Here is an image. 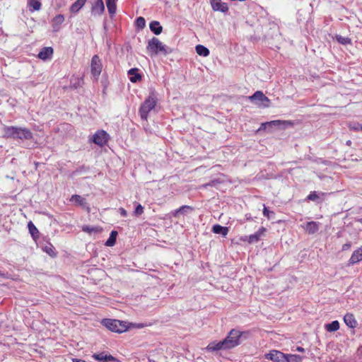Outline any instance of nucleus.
I'll return each instance as SVG.
<instances>
[{
    "mask_svg": "<svg viewBox=\"0 0 362 362\" xmlns=\"http://www.w3.org/2000/svg\"><path fill=\"white\" fill-rule=\"evenodd\" d=\"M3 134L4 137L7 139L30 140L33 138V133L30 129L15 126H4Z\"/></svg>",
    "mask_w": 362,
    "mask_h": 362,
    "instance_id": "1",
    "label": "nucleus"
},
{
    "mask_svg": "<svg viewBox=\"0 0 362 362\" xmlns=\"http://www.w3.org/2000/svg\"><path fill=\"white\" fill-rule=\"evenodd\" d=\"M146 49L151 56L158 54L166 56L173 52L170 47L164 45L158 38L155 37L148 41Z\"/></svg>",
    "mask_w": 362,
    "mask_h": 362,
    "instance_id": "2",
    "label": "nucleus"
},
{
    "mask_svg": "<svg viewBox=\"0 0 362 362\" xmlns=\"http://www.w3.org/2000/svg\"><path fill=\"white\" fill-rule=\"evenodd\" d=\"M249 333L247 332H240L237 329H232L227 337L223 339V343L226 349H232L240 344V339L242 337L247 338Z\"/></svg>",
    "mask_w": 362,
    "mask_h": 362,
    "instance_id": "3",
    "label": "nucleus"
},
{
    "mask_svg": "<svg viewBox=\"0 0 362 362\" xmlns=\"http://www.w3.org/2000/svg\"><path fill=\"white\" fill-rule=\"evenodd\" d=\"M156 103V97L153 93H151L142 103L139 109V114L143 120H147L149 112L154 109Z\"/></svg>",
    "mask_w": 362,
    "mask_h": 362,
    "instance_id": "4",
    "label": "nucleus"
},
{
    "mask_svg": "<svg viewBox=\"0 0 362 362\" xmlns=\"http://www.w3.org/2000/svg\"><path fill=\"white\" fill-rule=\"evenodd\" d=\"M103 324L110 331L118 333L126 332L128 329L126 322L117 320L105 319Z\"/></svg>",
    "mask_w": 362,
    "mask_h": 362,
    "instance_id": "5",
    "label": "nucleus"
},
{
    "mask_svg": "<svg viewBox=\"0 0 362 362\" xmlns=\"http://www.w3.org/2000/svg\"><path fill=\"white\" fill-rule=\"evenodd\" d=\"M249 99L258 107H268L269 106L270 100L260 90L256 91L249 97Z\"/></svg>",
    "mask_w": 362,
    "mask_h": 362,
    "instance_id": "6",
    "label": "nucleus"
},
{
    "mask_svg": "<svg viewBox=\"0 0 362 362\" xmlns=\"http://www.w3.org/2000/svg\"><path fill=\"white\" fill-rule=\"evenodd\" d=\"M102 62L100 57L98 55H94L91 59L90 69L91 74L95 78H98L102 71Z\"/></svg>",
    "mask_w": 362,
    "mask_h": 362,
    "instance_id": "7",
    "label": "nucleus"
},
{
    "mask_svg": "<svg viewBox=\"0 0 362 362\" xmlns=\"http://www.w3.org/2000/svg\"><path fill=\"white\" fill-rule=\"evenodd\" d=\"M293 123L291 121H283V120H273L264 123H262L261 127L258 129V131H261L262 129H265L267 127H281V128H286L288 126L292 125Z\"/></svg>",
    "mask_w": 362,
    "mask_h": 362,
    "instance_id": "8",
    "label": "nucleus"
},
{
    "mask_svg": "<svg viewBox=\"0 0 362 362\" xmlns=\"http://www.w3.org/2000/svg\"><path fill=\"white\" fill-rule=\"evenodd\" d=\"M267 359L274 362H285L286 354L277 350H272L265 355Z\"/></svg>",
    "mask_w": 362,
    "mask_h": 362,
    "instance_id": "9",
    "label": "nucleus"
},
{
    "mask_svg": "<svg viewBox=\"0 0 362 362\" xmlns=\"http://www.w3.org/2000/svg\"><path fill=\"white\" fill-rule=\"evenodd\" d=\"M108 141V134L103 130L98 131L93 136V141L100 146H104Z\"/></svg>",
    "mask_w": 362,
    "mask_h": 362,
    "instance_id": "10",
    "label": "nucleus"
},
{
    "mask_svg": "<svg viewBox=\"0 0 362 362\" xmlns=\"http://www.w3.org/2000/svg\"><path fill=\"white\" fill-rule=\"evenodd\" d=\"M266 231V228L261 227L257 232L249 236H245L241 238L243 241H247L249 243H257L259 240L260 238L264 235Z\"/></svg>",
    "mask_w": 362,
    "mask_h": 362,
    "instance_id": "11",
    "label": "nucleus"
},
{
    "mask_svg": "<svg viewBox=\"0 0 362 362\" xmlns=\"http://www.w3.org/2000/svg\"><path fill=\"white\" fill-rule=\"evenodd\" d=\"M210 2L214 11L225 13L228 10L227 4L222 2L221 0H210Z\"/></svg>",
    "mask_w": 362,
    "mask_h": 362,
    "instance_id": "12",
    "label": "nucleus"
},
{
    "mask_svg": "<svg viewBox=\"0 0 362 362\" xmlns=\"http://www.w3.org/2000/svg\"><path fill=\"white\" fill-rule=\"evenodd\" d=\"M223 349H226L223 341H212L206 347V350L209 352L218 351Z\"/></svg>",
    "mask_w": 362,
    "mask_h": 362,
    "instance_id": "13",
    "label": "nucleus"
},
{
    "mask_svg": "<svg viewBox=\"0 0 362 362\" xmlns=\"http://www.w3.org/2000/svg\"><path fill=\"white\" fill-rule=\"evenodd\" d=\"M361 261H362V246L352 253L349 260V264L354 265Z\"/></svg>",
    "mask_w": 362,
    "mask_h": 362,
    "instance_id": "14",
    "label": "nucleus"
},
{
    "mask_svg": "<svg viewBox=\"0 0 362 362\" xmlns=\"http://www.w3.org/2000/svg\"><path fill=\"white\" fill-rule=\"evenodd\" d=\"M53 54V49L51 47L42 48L38 53V57L42 60L50 59Z\"/></svg>",
    "mask_w": 362,
    "mask_h": 362,
    "instance_id": "15",
    "label": "nucleus"
},
{
    "mask_svg": "<svg viewBox=\"0 0 362 362\" xmlns=\"http://www.w3.org/2000/svg\"><path fill=\"white\" fill-rule=\"evenodd\" d=\"M92 357L98 361H117V358L112 355H107L105 352L94 354Z\"/></svg>",
    "mask_w": 362,
    "mask_h": 362,
    "instance_id": "16",
    "label": "nucleus"
},
{
    "mask_svg": "<svg viewBox=\"0 0 362 362\" xmlns=\"http://www.w3.org/2000/svg\"><path fill=\"white\" fill-rule=\"evenodd\" d=\"M64 21V16L62 14L57 15L52 20L53 31L58 32L60 29V25Z\"/></svg>",
    "mask_w": 362,
    "mask_h": 362,
    "instance_id": "17",
    "label": "nucleus"
},
{
    "mask_svg": "<svg viewBox=\"0 0 362 362\" xmlns=\"http://www.w3.org/2000/svg\"><path fill=\"white\" fill-rule=\"evenodd\" d=\"M303 228L309 233L314 234L319 230V223L315 221L308 222Z\"/></svg>",
    "mask_w": 362,
    "mask_h": 362,
    "instance_id": "18",
    "label": "nucleus"
},
{
    "mask_svg": "<svg viewBox=\"0 0 362 362\" xmlns=\"http://www.w3.org/2000/svg\"><path fill=\"white\" fill-rule=\"evenodd\" d=\"M138 72L139 69L136 68H132L128 71V75L129 76L131 82L136 83L141 79V76Z\"/></svg>",
    "mask_w": 362,
    "mask_h": 362,
    "instance_id": "19",
    "label": "nucleus"
},
{
    "mask_svg": "<svg viewBox=\"0 0 362 362\" xmlns=\"http://www.w3.org/2000/svg\"><path fill=\"white\" fill-rule=\"evenodd\" d=\"M93 12L100 15L105 11V5L103 0H96L92 8Z\"/></svg>",
    "mask_w": 362,
    "mask_h": 362,
    "instance_id": "20",
    "label": "nucleus"
},
{
    "mask_svg": "<svg viewBox=\"0 0 362 362\" xmlns=\"http://www.w3.org/2000/svg\"><path fill=\"white\" fill-rule=\"evenodd\" d=\"M344 321L345 324L351 328H354L357 325V322L354 316V315L351 313H347L344 317Z\"/></svg>",
    "mask_w": 362,
    "mask_h": 362,
    "instance_id": "21",
    "label": "nucleus"
},
{
    "mask_svg": "<svg viewBox=\"0 0 362 362\" xmlns=\"http://www.w3.org/2000/svg\"><path fill=\"white\" fill-rule=\"evenodd\" d=\"M212 231L216 234H221L223 237H226L228 233V228L216 224L213 226Z\"/></svg>",
    "mask_w": 362,
    "mask_h": 362,
    "instance_id": "22",
    "label": "nucleus"
},
{
    "mask_svg": "<svg viewBox=\"0 0 362 362\" xmlns=\"http://www.w3.org/2000/svg\"><path fill=\"white\" fill-rule=\"evenodd\" d=\"M193 210V208L189 206L184 205L180 207L179 209L175 210L173 212V216H177L180 214H186L189 212L192 211Z\"/></svg>",
    "mask_w": 362,
    "mask_h": 362,
    "instance_id": "23",
    "label": "nucleus"
},
{
    "mask_svg": "<svg viewBox=\"0 0 362 362\" xmlns=\"http://www.w3.org/2000/svg\"><path fill=\"white\" fill-rule=\"evenodd\" d=\"M86 0H76L70 7L71 13H77L85 4Z\"/></svg>",
    "mask_w": 362,
    "mask_h": 362,
    "instance_id": "24",
    "label": "nucleus"
},
{
    "mask_svg": "<svg viewBox=\"0 0 362 362\" xmlns=\"http://www.w3.org/2000/svg\"><path fill=\"white\" fill-rule=\"evenodd\" d=\"M150 30L155 34V35H159L162 33L163 28L160 25V23L158 21H152L150 23Z\"/></svg>",
    "mask_w": 362,
    "mask_h": 362,
    "instance_id": "25",
    "label": "nucleus"
},
{
    "mask_svg": "<svg viewBox=\"0 0 362 362\" xmlns=\"http://www.w3.org/2000/svg\"><path fill=\"white\" fill-rule=\"evenodd\" d=\"M70 201L75 202L82 206H85L86 204V199L78 194L72 195Z\"/></svg>",
    "mask_w": 362,
    "mask_h": 362,
    "instance_id": "26",
    "label": "nucleus"
},
{
    "mask_svg": "<svg viewBox=\"0 0 362 362\" xmlns=\"http://www.w3.org/2000/svg\"><path fill=\"white\" fill-rule=\"evenodd\" d=\"M116 1H115V0L106 1V6H107L108 12L110 16H113L116 13V10H117Z\"/></svg>",
    "mask_w": 362,
    "mask_h": 362,
    "instance_id": "27",
    "label": "nucleus"
},
{
    "mask_svg": "<svg viewBox=\"0 0 362 362\" xmlns=\"http://www.w3.org/2000/svg\"><path fill=\"white\" fill-rule=\"evenodd\" d=\"M339 329V323L337 320L332 321L331 323L325 325V329L327 332H332Z\"/></svg>",
    "mask_w": 362,
    "mask_h": 362,
    "instance_id": "28",
    "label": "nucleus"
},
{
    "mask_svg": "<svg viewBox=\"0 0 362 362\" xmlns=\"http://www.w3.org/2000/svg\"><path fill=\"white\" fill-rule=\"evenodd\" d=\"M195 49L199 56L207 57L209 54V49L204 45H198L196 46Z\"/></svg>",
    "mask_w": 362,
    "mask_h": 362,
    "instance_id": "29",
    "label": "nucleus"
},
{
    "mask_svg": "<svg viewBox=\"0 0 362 362\" xmlns=\"http://www.w3.org/2000/svg\"><path fill=\"white\" fill-rule=\"evenodd\" d=\"M117 236V232L116 230H112L110 235L109 238L107 240L105 243V245L108 247L113 246L116 243Z\"/></svg>",
    "mask_w": 362,
    "mask_h": 362,
    "instance_id": "30",
    "label": "nucleus"
},
{
    "mask_svg": "<svg viewBox=\"0 0 362 362\" xmlns=\"http://www.w3.org/2000/svg\"><path fill=\"white\" fill-rule=\"evenodd\" d=\"M303 357L297 354H286L285 362H301Z\"/></svg>",
    "mask_w": 362,
    "mask_h": 362,
    "instance_id": "31",
    "label": "nucleus"
},
{
    "mask_svg": "<svg viewBox=\"0 0 362 362\" xmlns=\"http://www.w3.org/2000/svg\"><path fill=\"white\" fill-rule=\"evenodd\" d=\"M349 128L355 132L362 131V124L351 122L349 124Z\"/></svg>",
    "mask_w": 362,
    "mask_h": 362,
    "instance_id": "32",
    "label": "nucleus"
},
{
    "mask_svg": "<svg viewBox=\"0 0 362 362\" xmlns=\"http://www.w3.org/2000/svg\"><path fill=\"white\" fill-rule=\"evenodd\" d=\"M29 5L32 7L35 11H38L40 9L41 3L38 0H30Z\"/></svg>",
    "mask_w": 362,
    "mask_h": 362,
    "instance_id": "33",
    "label": "nucleus"
},
{
    "mask_svg": "<svg viewBox=\"0 0 362 362\" xmlns=\"http://www.w3.org/2000/svg\"><path fill=\"white\" fill-rule=\"evenodd\" d=\"M29 231L33 237L38 234V230L32 222H29L28 224Z\"/></svg>",
    "mask_w": 362,
    "mask_h": 362,
    "instance_id": "34",
    "label": "nucleus"
},
{
    "mask_svg": "<svg viewBox=\"0 0 362 362\" xmlns=\"http://www.w3.org/2000/svg\"><path fill=\"white\" fill-rule=\"evenodd\" d=\"M136 25L139 29H143L146 25V21L143 17H139L136 20Z\"/></svg>",
    "mask_w": 362,
    "mask_h": 362,
    "instance_id": "35",
    "label": "nucleus"
},
{
    "mask_svg": "<svg viewBox=\"0 0 362 362\" xmlns=\"http://www.w3.org/2000/svg\"><path fill=\"white\" fill-rule=\"evenodd\" d=\"M144 211V207L141 206V204H138L135 208V210L134 211V215L136 216H141Z\"/></svg>",
    "mask_w": 362,
    "mask_h": 362,
    "instance_id": "36",
    "label": "nucleus"
},
{
    "mask_svg": "<svg viewBox=\"0 0 362 362\" xmlns=\"http://www.w3.org/2000/svg\"><path fill=\"white\" fill-rule=\"evenodd\" d=\"M263 214L264 216L267 217L268 218H271L274 216V212L269 211L265 205H264L263 209Z\"/></svg>",
    "mask_w": 362,
    "mask_h": 362,
    "instance_id": "37",
    "label": "nucleus"
},
{
    "mask_svg": "<svg viewBox=\"0 0 362 362\" xmlns=\"http://www.w3.org/2000/svg\"><path fill=\"white\" fill-rule=\"evenodd\" d=\"M337 41L342 44V45H346L350 43L351 40L348 37H344L342 36H337Z\"/></svg>",
    "mask_w": 362,
    "mask_h": 362,
    "instance_id": "38",
    "label": "nucleus"
},
{
    "mask_svg": "<svg viewBox=\"0 0 362 362\" xmlns=\"http://www.w3.org/2000/svg\"><path fill=\"white\" fill-rule=\"evenodd\" d=\"M307 198L308 200L315 201L317 199H318V196L315 192H313L308 196Z\"/></svg>",
    "mask_w": 362,
    "mask_h": 362,
    "instance_id": "39",
    "label": "nucleus"
},
{
    "mask_svg": "<svg viewBox=\"0 0 362 362\" xmlns=\"http://www.w3.org/2000/svg\"><path fill=\"white\" fill-rule=\"evenodd\" d=\"M119 211L123 217H126L127 216V211L124 208H119Z\"/></svg>",
    "mask_w": 362,
    "mask_h": 362,
    "instance_id": "40",
    "label": "nucleus"
},
{
    "mask_svg": "<svg viewBox=\"0 0 362 362\" xmlns=\"http://www.w3.org/2000/svg\"><path fill=\"white\" fill-rule=\"evenodd\" d=\"M45 251L48 253L49 255L53 256L54 255V252H53L52 249L51 247H46L45 249Z\"/></svg>",
    "mask_w": 362,
    "mask_h": 362,
    "instance_id": "41",
    "label": "nucleus"
},
{
    "mask_svg": "<svg viewBox=\"0 0 362 362\" xmlns=\"http://www.w3.org/2000/svg\"><path fill=\"white\" fill-rule=\"evenodd\" d=\"M83 230L90 233L91 232H93L94 230V229L93 228H90L88 226H83Z\"/></svg>",
    "mask_w": 362,
    "mask_h": 362,
    "instance_id": "42",
    "label": "nucleus"
},
{
    "mask_svg": "<svg viewBox=\"0 0 362 362\" xmlns=\"http://www.w3.org/2000/svg\"><path fill=\"white\" fill-rule=\"evenodd\" d=\"M350 247H351V243H346V244L343 245L342 250H347Z\"/></svg>",
    "mask_w": 362,
    "mask_h": 362,
    "instance_id": "43",
    "label": "nucleus"
},
{
    "mask_svg": "<svg viewBox=\"0 0 362 362\" xmlns=\"http://www.w3.org/2000/svg\"><path fill=\"white\" fill-rule=\"evenodd\" d=\"M215 181H212L211 182H209V183H207L206 185H204V187H206V186H214L215 185Z\"/></svg>",
    "mask_w": 362,
    "mask_h": 362,
    "instance_id": "44",
    "label": "nucleus"
},
{
    "mask_svg": "<svg viewBox=\"0 0 362 362\" xmlns=\"http://www.w3.org/2000/svg\"><path fill=\"white\" fill-rule=\"evenodd\" d=\"M296 351H299V352H304L305 351V349L304 348L301 347V346H298L296 348Z\"/></svg>",
    "mask_w": 362,
    "mask_h": 362,
    "instance_id": "45",
    "label": "nucleus"
},
{
    "mask_svg": "<svg viewBox=\"0 0 362 362\" xmlns=\"http://www.w3.org/2000/svg\"><path fill=\"white\" fill-rule=\"evenodd\" d=\"M351 143V141H347V142H346L347 145H350Z\"/></svg>",
    "mask_w": 362,
    "mask_h": 362,
    "instance_id": "46",
    "label": "nucleus"
}]
</instances>
